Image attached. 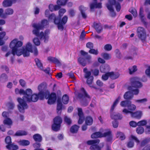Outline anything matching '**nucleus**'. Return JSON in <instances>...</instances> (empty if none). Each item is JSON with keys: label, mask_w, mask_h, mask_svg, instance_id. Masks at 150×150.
Segmentation results:
<instances>
[{"label": "nucleus", "mask_w": 150, "mask_h": 150, "mask_svg": "<svg viewBox=\"0 0 150 150\" xmlns=\"http://www.w3.org/2000/svg\"><path fill=\"white\" fill-rule=\"evenodd\" d=\"M62 102L58 100H57V112L58 113H60V110L62 109Z\"/></svg>", "instance_id": "f704fd0d"}, {"label": "nucleus", "mask_w": 150, "mask_h": 150, "mask_svg": "<svg viewBox=\"0 0 150 150\" xmlns=\"http://www.w3.org/2000/svg\"><path fill=\"white\" fill-rule=\"evenodd\" d=\"M116 136L117 137L119 138L121 140H124L125 138V136L124 134L120 132H118L116 134Z\"/></svg>", "instance_id": "ea45409f"}, {"label": "nucleus", "mask_w": 150, "mask_h": 150, "mask_svg": "<svg viewBox=\"0 0 150 150\" xmlns=\"http://www.w3.org/2000/svg\"><path fill=\"white\" fill-rule=\"evenodd\" d=\"M129 11L133 14L134 17H136L137 16V12L135 9L133 8H131L129 9Z\"/></svg>", "instance_id": "5fc2aeb1"}, {"label": "nucleus", "mask_w": 150, "mask_h": 150, "mask_svg": "<svg viewBox=\"0 0 150 150\" xmlns=\"http://www.w3.org/2000/svg\"><path fill=\"white\" fill-rule=\"evenodd\" d=\"M131 86L128 87L129 90L132 94L137 95L139 93V89L135 88H140L142 87V83L139 81V79L137 77H134L130 79Z\"/></svg>", "instance_id": "20e7f679"}, {"label": "nucleus", "mask_w": 150, "mask_h": 150, "mask_svg": "<svg viewBox=\"0 0 150 150\" xmlns=\"http://www.w3.org/2000/svg\"><path fill=\"white\" fill-rule=\"evenodd\" d=\"M3 123L8 127L11 128V126L12 125L13 122L11 119L9 117L4 119L3 121Z\"/></svg>", "instance_id": "6ab92c4d"}, {"label": "nucleus", "mask_w": 150, "mask_h": 150, "mask_svg": "<svg viewBox=\"0 0 150 150\" xmlns=\"http://www.w3.org/2000/svg\"><path fill=\"white\" fill-rule=\"evenodd\" d=\"M99 142L98 139L90 140L87 141V144L88 145H91L90 147L91 150H100V147L97 145Z\"/></svg>", "instance_id": "0eeeda50"}, {"label": "nucleus", "mask_w": 150, "mask_h": 150, "mask_svg": "<svg viewBox=\"0 0 150 150\" xmlns=\"http://www.w3.org/2000/svg\"><path fill=\"white\" fill-rule=\"evenodd\" d=\"M86 81L87 83L91 87H93V86L91 85L92 83L93 77V76H91L89 78H87Z\"/></svg>", "instance_id": "c03bdc74"}, {"label": "nucleus", "mask_w": 150, "mask_h": 150, "mask_svg": "<svg viewBox=\"0 0 150 150\" xmlns=\"http://www.w3.org/2000/svg\"><path fill=\"white\" fill-rule=\"evenodd\" d=\"M142 115V112L141 111H137L134 112H132L131 117L133 118L140 119L141 118Z\"/></svg>", "instance_id": "4468645a"}, {"label": "nucleus", "mask_w": 150, "mask_h": 150, "mask_svg": "<svg viewBox=\"0 0 150 150\" xmlns=\"http://www.w3.org/2000/svg\"><path fill=\"white\" fill-rule=\"evenodd\" d=\"M49 25V22L47 20L43 19L41 22L40 23H34L33 24V27L34 29L33 30V33L36 36L39 37L41 40H44L45 42H47L48 40L49 33V30H47L44 33L43 32H41L40 33V30L46 28Z\"/></svg>", "instance_id": "f03ea898"}, {"label": "nucleus", "mask_w": 150, "mask_h": 150, "mask_svg": "<svg viewBox=\"0 0 150 150\" xmlns=\"http://www.w3.org/2000/svg\"><path fill=\"white\" fill-rule=\"evenodd\" d=\"M33 138L34 140L38 142H41L42 140V136L39 134H36L33 136Z\"/></svg>", "instance_id": "a878e982"}, {"label": "nucleus", "mask_w": 150, "mask_h": 150, "mask_svg": "<svg viewBox=\"0 0 150 150\" xmlns=\"http://www.w3.org/2000/svg\"><path fill=\"white\" fill-rule=\"evenodd\" d=\"M62 121V118L59 116L57 117L54 118V124L52 126V129L53 130L57 131L59 130Z\"/></svg>", "instance_id": "6e6552de"}, {"label": "nucleus", "mask_w": 150, "mask_h": 150, "mask_svg": "<svg viewBox=\"0 0 150 150\" xmlns=\"http://www.w3.org/2000/svg\"><path fill=\"white\" fill-rule=\"evenodd\" d=\"M57 99L56 95L54 93H52L49 96L47 103L51 105L53 104L56 101Z\"/></svg>", "instance_id": "f8f14e48"}, {"label": "nucleus", "mask_w": 150, "mask_h": 150, "mask_svg": "<svg viewBox=\"0 0 150 150\" xmlns=\"http://www.w3.org/2000/svg\"><path fill=\"white\" fill-rule=\"evenodd\" d=\"M24 93H23L24 95L23 98H17V101L19 103L18 105V108L19 111L21 113H24V110L28 108V106L26 103L33 94V92L31 89L28 88L25 91L24 90Z\"/></svg>", "instance_id": "7ed1b4c3"}, {"label": "nucleus", "mask_w": 150, "mask_h": 150, "mask_svg": "<svg viewBox=\"0 0 150 150\" xmlns=\"http://www.w3.org/2000/svg\"><path fill=\"white\" fill-rule=\"evenodd\" d=\"M129 74H131L137 70V66H134L132 67L129 68Z\"/></svg>", "instance_id": "3c124183"}, {"label": "nucleus", "mask_w": 150, "mask_h": 150, "mask_svg": "<svg viewBox=\"0 0 150 150\" xmlns=\"http://www.w3.org/2000/svg\"><path fill=\"white\" fill-rule=\"evenodd\" d=\"M7 76L5 74H2L0 76V81L2 82L6 81L7 80Z\"/></svg>", "instance_id": "79ce46f5"}, {"label": "nucleus", "mask_w": 150, "mask_h": 150, "mask_svg": "<svg viewBox=\"0 0 150 150\" xmlns=\"http://www.w3.org/2000/svg\"><path fill=\"white\" fill-rule=\"evenodd\" d=\"M101 56L106 60L110 59L111 58V56L110 54L106 53L102 54Z\"/></svg>", "instance_id": "49530a36"}, {"label": "nucleus", "mask_w": 150, "mask_h": 150, "mask_svg": "<svg viewBox=\"0 0 150 150\" xmlns=\"http://www.w3.org/2000/svg\"><path fill=\"white\" fill-rule=\"evenodd\" d=\"M15 92L16 94H20L23 95V93H24V90L23 89L19 90L18 88H16L15 90Z\"/></svg>", "instance_id": "e2e57ef3"}, {"label": "nucleus", "mask_w": 150, "mask_h": 150, "mask_svg": "<svg viewBox=\"0 0 150 150\" xmlns=\"http://www.w3.org/2000/svg\"><path fill=\"white\" fill-rule=\"evenodd\" d=\"M80 53L81 54L86 57V58L87 59L89 60H90L91 59V57L90 55L88 54V53L85 52L83 50H81L80 51Z\"/></svg>", "instance_id": "473e14b6"}, {"label": "nucleus", "mask_w": 150, "mask_h": 150, "mask_svg": "<svg viewBox=\"0 0 150 150\" xmlns=\"http://www.w3.org/2000/svg\"><path fill=\"white\" fill-rule=\"evenodd\" d=\"M127 108L128 110L131 111L135 110L136 108V107L134 105L132 104L131 102L130 101Z\"/></svg>", "instance_id": "37998d69"}, {"label": "nucleus", "mask_w": 150, "mask_h": 150, "mask_svg": "<svg viewBox=\"0 0 150 150\" xmlns=\"http://www.w3.org/2000/svg\"><path fill=\"white\" fill-rule=\"evenodd\" d=\"M13 10L10 8H7L5 10L4 15H6V17L7 16L12 15L13 13Z\"/></svg>", "instance_id": "72a5a7b5"}, {"label": "nucleus", "mask_w": 150, "mask_h": 150, "mask_svg": "<svg viewBox=\"0 0 150 150\" xmlns=\"http://www.w3.org/2000/svg\"><path fill=\"white\" fill-rule=\"evenodd\" d=\"M28 132L24 130H19L17 131L15 133V135L16 136H21L26 135L27 134Z\"/></svg>", "instance_id": "c85d7f7f"}, {"label": "nucleus", "mask_w": 150, "mask_h": 150, "mask_svg": "<svg viewBox=\"0 0 150 150\" xmlns=\"http://www.w3.org/2000/svg\"><path fill=\"white\" fill-rule=\"evenodd\" d=\"M130 102V101L129 100L122 101L120 103V105L122 107H127Z\"/></svg>", "instance_id": "58836bf2"}, {"label": "nucleus", "mask_w": 150, "mask_h": 150, "mask_svg": "<svg viewBox=\"0 0 150 150\" xmlns=\"http://www.w3.org/2000/svg\"><path fill=\"white\" fill-rule=\"evenodd\" d=\"M19 144L21 146H26L29 145L30 142L27 140H20L18 142Z\"/></svg>", "instance_id": "c756f323"}, {"label": "nucleus", "mask_w": 150, "mask_h": 150, "mask_svg": "<svg viewBox=\"0 0 150 150\" xmlns=\"http://www.w3.org/2000/svg\"><path fill=\"white\" fill-rule=\"evenodd\" d=\"M144 10L143 8H141L140 9L139 15L142 21L145 24H146V22L144 18V15L143 13Z\"/></svg>", "instance_id": "393cba45"}, {"label": "nucleus", "mask_w": 150, "mask_h": 150, "mask_svg": "<svg viewBox=\"0 0 150 150\" xmlns=\"http://www.w3.org/2000/svg\"><path fill=\"white\" fill-rule=\"evenodd\" d=\"M66 11L65 9L64 8H62L60 9L59 12V16L60 17L62 16L63 14L66 12Z\"/></svg>", "instance_id": "338daca9"}, {"label": "nucleus", "mask_w": 150, "mask_h": 150, "mask_svg": "<svg viewBox=\"0 0 150 150\" xmlns=\"http://www.w3.org/2000/svg\"><path fill=\"white\" fill-rule=\"evenodd\" d=\"M6 35V33L5 32L3 31L0 32V45H2L4 43L3 39L6 40L8 38V36H5Z\"/></svg>", "instance_id": "2eb2a0df"}, {"label": "nucleus", "mask_w": 150, "mask_h": 150, "mask_svg": "<svg viewBox=\"0 0 150 150\" xmlns=\"http://www.w3.org/2000/svg\"><path fill=\"white\" fill-rule=\"evenodd\" d=\"M68 20V17L66 16H65L62 18L61 21L60 20L59 24H61L63 26L67 23Z\"/></svg>", "instance_id": "a18cd8bd"}, {"label": "nucleus", "mask_w": 150, "mask_h": 150, "mask_svg": "<svg viewBox=\"0 0 150 150\" xmlns=\"http://www.w3.org/2000/svg\"><path fill=\"white\" fill-rule=\"evenodd\" d=\"M135 101L136 102L138 103L144 104L147 102V99L146 98H144L140 100H135Z\"/></svg>", "instance_id": "864d4df0"}, {"label": "nucleus", "mask_w": 150, "mask_h": 150, "mask_svg": "<svg viewBox=\"0 0 150 150\" xmlns=\"http://www.w3.org/2000/svg\"><path fill=\"white\" fill-rule=\"evenodd\" d=\"M35 60L36 63V64L38 68L41 70H43V65L41 61L38 58H35Z\"/></svg>", "instance_id": "4be33fe9"}, {"label": "nucleus", "mask_w": 150, "mask_h": 150, "mask_svg": "<svg viewBox=\"0 0 150 150\" xmlns=\"http://www.w3.org/2000/svg\"><path fill=\"white\" fill-rule=\"evenodd\" d=\"M147 124V121L146 120H142L137 122L138 126H144Z\"/></svg>", "instance_id": "09e8293b"}, {"label": "nucleus", "mask_w": 150, "mask_h": 150, "mask_svg": "<svg viewBox=\"0 0 150 150\" xmlns=\"http://www.w3.org/2000/svg\"><path fill=\"white\" fill-rule=\"evenodd\" d=\"M33 41L34 44L36 45L39 46L40 44V41L37 38H34L33 40Z\"/></svg>", "instance_id": "4d7b16f0"}, {"label": "nucleus", "mask_w": 150, "mask_h": 150, "mask_svg": "<svg viewBox=\"0 0 150 150\" xmlns=\"http://www.w3.org/2000/svg\"><path fill=\"white\" fill-rule=\"evenodd\" d=\"M111 117L112 119L115 120H121L122 118V116L120 113H111Z\"/></svg>", "instance_id": "aec40b11"}, {"label": "nucleus", "mask_w": 150, "mask_h": 150, "mask_svg": "<svg viewBox=\"0 0 150 150\" xmlns=\"http://www.w3.org/2000/svg\"><path fill=\"white\" fill-rule=\"evenodd\" d=\"M79 127L76 125H74L71 127L70 129V131L72 133H77Z\"/></svg>", "instance_id": "7c9ffc66"}, {"label": "nucleus", "mask_w": 150, "mask_h": 150, "mask_svg": "<svg viewBox=\"0 0 150 150\" xmlns=\"http://www.w3.org/2000/svg\"><path fill=\"white\" fill-rule=\"evenodd\" d=\"M133 97V95L130 91L126 92L124 95V98L126 99H131Z\"/></svg>", "instance_id": "b1692460"}, {"label": "nucleus", "mask_w": 150, "mask_h": 150, "mask_svg": "<svg viewBox=\"0 0 150 150\" xmlns=\"http://www.w3.org/2000/svg\"><path fill=\"white\" fill-rule=\"evenodd\" d=\"M129 124L132 127H135L138 126L137 123L133 121H130Z\"/></svg>", "instance_id": "774afa93"}, {"label": "nucleus", "mask_w": 150, "mask_h": 150, "mask_svg": "<svg viewBox=\"0 0 150 150\" xmlns=\"http://www.w3.org/2000/svg\"><path fill=\"white\" fill-rule=\"evenodd\" d=\"M105 132V129H100V132H95L91 135V137L92 138L101 137H103L104 132Z\"/></svg>", "instance_id": "ddd939ff"}, {"label": "nucleus", "mask_w": 150, "mask_h": 150, "mask_svg": "<svg viewBox=\"0 0 150 150\" xmlns=\"http://www.w3.org/2000/svg\"><path fill=\"white\" fill-rule=\"evenodd\" d=\"M23 43L18 41L17 39L13 40L10 43V47L12 49V54L13 56L16 55L20 56L23 54L24 57L29 56L30 52L32 51L33 48L32 44L30 42H28L25 47L23 48H19L23 45Z\"/></svg>", "instance_id": "f257e3e1"}, {"label": "nucleus", "mask_w": 150, "mask_h": 150, "mask_svg": "<svg viewBox=\"0 0 150 150\" xmlns=\"http://www.w3.org/2000/svg\"><path fill=\"white\" fill-rule=\"evenodd\" d=\"M85 122L87 125H91L93 123V119L91 117H87L86 119Z\"/></svg>", "instance_id": "2f4dec72"}, {"label": "nucleus", "mask_w": 150, "mask_h": 150, "mask_svg": "<svg viewBox=\"0 0 150 150\" xmlns=\"http://www.w3.org/2000/svg\"><path fill=\"white\" fill-rule=\"evenodd\" d=\"M113 6H115L116 10L118 12L120 11L121 8V6L120 4L119 3L117 2H116L115 1V3L113 5Z\"/></svg>", "instance_id": "052dcab7"}, {"label": "nucleus", "mask_w": 150, "mask_h": 150, "mask_svg": "<svg viewBox=\"0 0 150 150\" xmlns=\"http://www.w3.org/2000/svg\"><path fill=\"white\" fill-rule=\"evenodd\" d=\"M81 90L82 93L78 94V97L81 99V102L82 105L84 106H86L88 105L90 101L91 98L87 93L84 88H81Z\"/></svg>", "instance_id": "39448f33"}, {"label": "nucleus", "mask_w": 150, "mask_h": 150, "mask_svg": "<svg viewBox=\"0 0 150 150\" xmlns=\"http://www.w3.org/2000/svg\"><path fill=\"white\" fill-rule=\"evenodd\" d=\"M89 52L90 53L97 55L98 54V52L97 50H95L93 49H90L89 51Z\"/></svg>", "instance_id": "680f3d73"}, {"label": "nucleus", "mask_w": 150, "mask_h": 150, "mask_svg": "<svg viewBox=\"0 0 150 150\" xmlns=\"http://www.w3.org/2000/svg\"><path fill=\"white\" fill-rule=\"evenodd\" d=\"M16 0H5L3 2V6L4 7L11 6L13 3L16 2Z\"/></svg>", "instance_id": "f3484780"}, {"label": "nucleus", "mask_w": 150, "mask_h": 150, "mask_svg": "<svg viewBox=\"0 0 150 150\" xmlns=\"http://www.w3.org/2000/svg\"><path fill=\"white\" fill-rule=\"evenodd\" d=\"M83 71L84 73V76L85 78H89L91 76H91V71H88L86 68H85L84 69Z\"/></svg>", "instance_id": "bb28decb"}, {"label": "nucleus", "mask_w": 150, "mask_h": 150, "mask_svg": "<svg viewBox=\"0 0 150 150\" xmlns=\"http://www.w3.org/2000/svg\"><path fill=\"white\" fill-rule=\"evenodd\" d=\"M110 68L108 65L107 64L102 65L100 67V70L101 72L105 73L109 71Z\"/></svg>", "instance_id": "a211bd4d"}, {"label": "nucleus", "mask_w": 150, "mask_h": 150, "mask_svg": "<svg viewBox=\"0 0 150 150\" xmlns=\"http://www.w3.org/2000/svg\"><path fill=\"white\" fill-rule=\"evenodd\" d=\"M115 3V0H108V3L106 4L108 9L110 11V15L112 17H114L116 16V13L114 11L113 5Z\"/></svg>", "instance_id": "9d476101"}, {"label": "nucleus", "mask_w": 150, "mask_h": 150, "mask_svg": "<svg viewBox=\"0 0 150 150\" xmlns=\"http://www.w3.org/2000/svg\"><path fill=\"white\" fill-rule=\"evenodd\" d=\"M49 20L51 21H53L55 24L57 25L59 30L61 31L64 29V26L59 24L60 22V18L57 17L55 15L54 13H52L49 16Z\"/></svg>", "instance_id": "423d86ee"}, {"label": "nucleus", "mask_w": 150, "mask_h": 150, "mask_svg": "<svg viewBox=\"0 0 150 150\" xmlns=\"http://www.w3.org/2000/svg\"><path fill=\"white\" fill-rule=\"evenodd\" d=\"M120 98V97L119 96L118 97V98H117L114 102L113 105H112L111 107V111H113L115 107L119 103Z\"/></svg>", "instance_id": "c9c22d12"}, {"label": "nucleus", "mask_w": 150, "mask_h": 150, "mask_svg": "<svg viewBox=\"0 0 150 150\" xmlns=\"http://www.w3.org/2000/svg\"><path fill=\"white\" fill-rule=\"evenodd\" d=\"M78 61L79 64L83 66H85L86 64V62L84 59L82 57H79L78 59Z\"/></svg>", "instance_id": "a19ab883"}, {"label": "nucleus", "mask_w": 150, "mask_h": 150, "mask_svg": "<svg viewBox=\"0 0 150 150\" xmlns=\"http://www.w3.org/2000/svg\"><path fill=\"white\" fill-rule=\"evenodd\" d=\"M106 137L107 141L108 142H111L112 140V136L111 132L109 129H105L104 132L103 137Z\"/></svg>", "instance_id": "9b49d317"}, {"label": "nucleus", "mask_w": 150, "mask_h": 150, "mask_svg": "<svg viewBox=\"0 0 150 150\" xmlns=\"http://www.w3.org/2000/svg\"><path fill=\"white\" fill-rule=\"evenodd\" d=\"M6 147L9 150L12 149V150H16L18 148V146L15 145L13 144H12L10 145H7L6 146Z\"/></svg>", "instance_id": "cd10ccee"}, {"label": "nucleus", "mask_w": 150, "mask_h": 150, "mask_svg": "<svg viewBox=\"0 0 150 150\" xmlns=\"http://www.w3.org/2000/svg\"><path fill=\"white\" fill-rule=\"evenodd\" d=\"M116 57L118 59H121L122 57V54L119 49H116L115 51Z\"/></svg>", "instance_id": "4c0bfd02"}, {"label": "nucleus", "mask_w": 150, "mask_h": 150, "mask_svg": "<svg viewBox=\"0 0 150 150\" xmlns=\"http://www.w3.org/2000/svg\"><path fill=\"white\" fill-rule=\"evenodd\" d=\"M112 46L110 44H107L104 47V49L107 51H110L112 49Z\"/></svg>", "instance_id": "6e6d98bb"}, {"label": "nucleus", "mask_w": 150, "mask_h": 150, "mask_svg": "<svg viewBox=\"0 0 150 150\" xmlns=\"http://www.w3.org/2000/svg\"><path fill=\"white\" fill-rule=\"evenodd\" d=\"M44 86L43 83L40 84L38 87V89L39 92H43V90L44 88Z\"/></svg>", "instance_id": "0e129e2a"}, {"label": "nucleus", "mask_w": 150, "mask_h": 150, "mask_svg": "<svg viewBox=\"0 0 150 150\" xmlns=\"http://www.w3.org/2000/svg\"><path fill=\"white\" fill-rule=\"evenodd\" d=\"M109 77V72L106 73L105 74L102 75V79L104 81L107 80L108 77Z\"/></svg>", "instance_id": "13d9d810"}, {"label": "nucleus", "mask_w": 150, "mask_h": 150, "mask_svg": "<svg viewBox=\"0 0 150 150\" xmlns=\"http://www.w3.org/2000/svg\"><path fill=\"white\" fill-rule=\"evenodd\" d=\"M5 141L6 143L7 144V145H11V144H11V138L10 137H7L5 138Z\"/></svg>", "instance_id": "bf43d9fd"}, {"label": "nucleus", "mask_w": 150, "mask_h": 150, "mask_svg": "<svg viewBox=\"0 0 150 150\" xmlns=\"http://www.w3.org/2000/svg\"><path fill=\"white\" fill-rule=\"evenodd\" d=\"M68 0H58L57 1V4L61 5H65Z\"/></svg>", "instance_id": "8fccbe9b"}, {"label": "nucleus", "mask_w": 150, "mask_h": 150, "mask_svg": "<svg viewBox=\"0 0 150 150\" xmlns=\"http://www.w3.org/2000/svg\"><path fill=\"white\" fill-rule=\"evenodd\" d=\"M144 132L146 134H150V125H148L146 126Z\"/></svg>", "instance_id": "69168bd1"}, {"label": "nucleus", "mask_w": 150, "mask_h": 150, "mask_svg": "<svg viewBox=\"0 0 150 150\" xmlns=\"http://www.w3.org/2000/svg\"><path fill=\"white\" fill-rule=\"evenodd\" d=\"M93 27L97 32L98 33H100L102 30V26L100 23L94 22L93 23Z\"/></svg>", "instance_id": "dca6fc26"}, {"label": "nucleus", "mask_w": 150, "mask_h": 150, "mask_svg": "<svg viewBox=\"0 0 150 150\" xmlns=\"http://www.w3.org/2000/svg\"><path fill=\"white\" fill-rule=\"evenodd\" d=\"M69 101V96L66 94L64 95L62 98V101L64 104H67Z\"/></svg>", "instance_id": "e433bc0d"}, {"label": "nucleus", "mask_w": 150, "mask_h": 150, "mask_svg": "<svg viewBox=\"0 0 150 150\" xmlns=\"http://www.w3.org/2000/svg\"><path fill=\"white\" fill-rule=\"evenodd\" d=\"M29 99H30L28 100L27 102H36L38 99V96L37 94L35 93L33 94H32Z\"/></svg>", "instance_id": "412c9836"}, {"label": "nucleus", "mask_w": 150, "mask_h": 150, "mask_svg": "<svg viewBox=\"0 0 150 150\" xmlns=\"http://www.w3.org/2000/svg\"><path fill=\"white\" fill-rule=\"evenodd\" d=\"M136 131L138 134H142L144 132V128L142 127H139L136 129Z\"/></svg>", "instance_id": "de8ad7c7"}, {"label": "nucleus", "mask_w": 150, "mask_h": 150, "mask_svg": "<svg viewBox=\"0 0 150 150\" xmlns=\"http://www.w3.org/2000/svg\"><path fill=\"white\" fill-rule=\"evenodd\" d=\"M109 77L112 79H115L119 76V74L117 72L114 73L113 72H109Z\"/></svg>", "instance_id": "5701e85b"}, {"label": "nucleus", "mask_w": 150, "mask_h": 150, "mask_svg": "<svg viewBox=\"0 0 150 150\" xmlns=\"http://www.w3.org/2000/svg\"><path fill=\"white\" fill-rule=\"evenodd\" d=\"M136 48L134 47L130 49L129 50V52L128 53V54L133 55L136 54Z\"/></svg>", "instance_id": "603ef678"}, {"label": "nucleus", "mask_w": 150, "mask_h": 150, "mask_svg": "<svg viewBox=\"0 0 150 150\" xmlns=\"http://www.w3.org/2000/svg\"><path fill=\"white\" fill-rule=\"evenodd\" d=\"M137 36L142 41H144L146 38V33L143 28L139 27L137 30Z\"/></svg>", "instance_id": "1a4fd4ad"}]
</instances>
